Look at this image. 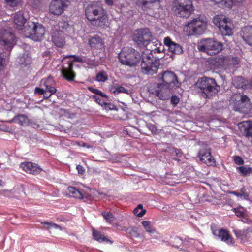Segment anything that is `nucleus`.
<instances>
[{
  "label": "nucleus",
  "mask_w": 252,
  "mask_h": 252,
  "mask_svg": "<svg viewBox=\"0 0 252 252\" xmlns=\"http://www.w3.org/2000/svg\"><path fill=\"white\" fill-rule=\"evenodd\" d=\"M230 102L234 110L247 112L250 108V99L245 94H235L230 98Z\"/></svg>",
  "instance_id": "9"
},
{
  "label": "nucleus",
  "mask_w": 252,
  "mask_h": 252,
  "mask_svg": "<svg viewBox=\"0 0 252 252\" xmlns=\"http://www.w3.org/2000/svg\"><path fill=\"white\" fill-rule=\"evenodd\" d=\"M234 161L235 164L238 165H242L244 164V160L242 158L239 156H236L233 157Z\"/></svg>",
  "instance_id": "44"
},
{
  "label": "nucleus",
  "mask_w": 252,
  "mask_h": 252,
  "mask_svg": "<svg viewBox=\"0 0 252 252\" xmlns=\"http://www.w3.org/2000/svg\"><path fill=\"white\" fill-rule=\"evenodd\" d=\"M240 193L241 195V196L244 197L245 198H247L249 197V194L246 191V189L244 187H243L240 189Z\"/></svg>",
  "instance_id": "48"
},
{
  "label": "nucleus",
  "mask_w": 252,
  "mask_h": 252,
  "mask_svg": "<svg viewBox=\"0 0 252 252\" xmlns=\"http://www.w3.org/2000/svg\"><path fill=\"white\" fill-rule=\"evenodd\" d=\"M128 233L131 236L134 238H138L140 236V233L138 232V228L136 227H132L127 229Z\"/></svg>",
  "instance_id": "40"
},
{
  "label": "nucleus",
  "mask_w": 252,
  "mask_h": 252,
  "mask_svg": "<svg viewBox=\"0 0 252 252\" xmlns=\"http://www.w3.org/2000/svg\"><path fill=\"white\" fill-rule=\"evenodd\" d=\"M77 144H78V145L80 146V145L79 143H77Z\"/></svg>",
  "instance_id": "63"
},
{
  "label": "nucleus",
  "mask_w": 252,
  "mask_h": 252,
  "mask_svg": "<svg viewBox=\"0 0 252 252\" xmlns=\"http://www.w3.org/2000/svg\"><path fill=\"white\" fill-rule=\"evenodd\" d=\"M163 85L159 83H151L148 89L149 92L152 94L158 96L160 99L165 100L168 99L170 96L169 90H165Z\"/></svg>",
  "instance_id": "14"
},
{
  "label": "nucleus",
  "mask_w": 252,
  "mask_h": 252,
  "mask_svg": "<svg viewBox=\"0 0 252 252\" xmlns=\"http://www.w3.org/2000/svg\"><path fill=\"white\" fill-rule=\"evenodd\" d=\"M20 167L27 173L33 175L39 174L42 170L37 164L30 161L22 162Z\"/></svg>",
  "instance_id": "16"
},
{
  "label": "nucleus",
  "mask_w": 252,
  "mask_h": 252,
  "mask_svg": "<svg viewBox=\"0 0 252 252\" xmlns=\"http://www.w3.org/2000/svg\"><path fill=\"white\" fill-rule=\"evenodd\" d=\"M164 43L168 47L169 51L172 53L179 55L183 52L182 47L180 44L172 41L169 37L164 38Z\"/></svg>",
  "instance_id": "18"
},
{
  "label": "nucleus",
  "mask_w": 252,
  "mask_h": 252,
  "mask_svg": "<svg viewBox=\"0 0 252 252\" xmlns=\"http://www.w3.org/2000/svg\"><path fill=\"white\" fill-rule=\"evenodd\" d=\"M88 44L93 49H100L104 45L102 38L97 35L90 38Z\"/></svg>",
  "instance_id": "24"
},
{
  "label": "nucleus",
  "mask_w": 252,
  "mask_h": 252,
  "mask_svg": "<svg viewBox=\"0 0 252 252\" xmlns=\"http://www.w3.org/2000/svg\"><path fill=\"white\" fill-rule=\"evenodd\" d=\"M141 69L143 73L148 75H153L158 72L159 63L153 61L149 55L143 53L142 55Z\"/></svg>",
  "instance_id": "11"
},
{
  "label": "nucleus",
  "mask_w": 252,
  "mask_h": 252,
  "mask_svg": "<svg viewBox=\"0 0 252 252\" xmlns=\"http://www.w3.org/2000/svg\"><path fill=\"white\" fill-rule=\"evenodd\" d=\"M69 194L72 197L77 199H83V195L81 190L73 187L70 186L67 188Z\"/></svg>",
  "instance_id": "31"
},
{
  "label": "nucleus",
  "mask_w": 252,
  "mask_h": 252,
  "mask_svg": "<svg viewBox=\"0 0 252 252\" xmlns=\"http://www.w3.org/2000/svg\"><path fill=\"white\" fill-rule=\"evenodd\" d=\"M239 127L243 128L246 137L252 136V121H243L239 124Z\"/></svg>",
  "instance_id": "28"
},
{
  "label": "nucleus",
  "mask_w": 252,
  "mask_h": 252,
  "mask_svg": "<svg viewBox=\"0 0 252 252\" xmlns=\"http://www.w3.org/2000/svg\"><path fill=\"white\" fill-rule=\"evenodd\" d=\"M31 23H35V22L32 21H29L27 23V25L23 29L24 30V34L26 37L32 38L33 37V32H34L33 29L34 27H32V25Z\"/></svg>",
  "instance_id": "32"
},
{
  "label": "nucleus",
  "mask_w": 252,
  "mask_h": 252,
  "mask_svg": "<svg viewBox=\"0 0 252 252\" xmlns=\"http://www.w3.org/2000/svg\"><path fill=\"white\" fill-rule=\"evenodd\" d=\"M141 223L146 232L154 233L156 231L155 228L151 225L150 221L143 220Z\"/></svg>",
  "instance_id": "35"
},
{
  "label": "nucleus",
  "mask_w": 252,
  "mask_h": 252,
  "mask_svg": "<svg viewBox=\"0 0 252 252\" xmlns=\"http://www.w3.org/2000/svg\"><path fill=\"white\" fill-rule=\"evenodd\" d=\"M211 229L213 234L215 236H217L218 235L219 230H217L216 226L215 225H212Z\"/></svg>",
  "instance_id": "53"
},
{
  "label": "nucleus",
  "mask_w": 252,
  "mask_h": 252,
  "mask_svg": "<svg viewBox=\"0 0 252 252\" xmlns=\"http://www.w3.org/2000/svg\"><path fill=\"white\" fill-rule=\"evenodd\" d=\"M233 210L237 216L241 217L244 216V213L240 208H234Z\"/></svg>",
  "instance_id": "49"
},
{
  "label": "nucleus",
  "mask_w": 252,
  "mask_h": 252,
  "mask_svg": "<svg viewBox=\"0 0 252 252\" xmlns=\"http://www.w3.org/2000/svg\"><path fill=\"white\" fill-rule=\"evenodd\" d=\"M9 123L13 122L19 124L22 126H26L29 123V119L28 117L23 114H19L15 116L12 119L8 121Z\"/></svg>",
  "instance_id": "30"
},
{
  "label": "nucleus",
  "mask_w": 252,
  "mask_h": 252,
  "mask_svg": "<svg viewBox=\"0 0 252 252\" xmlns=\"http://www.w3.org/2000/svg\"><path fill=\"white\" fill-rule=\"evenodd\" d=\"M217 236L220 239L221 241L225 242L228 244H233L234 243L232 235L226 229L222 228L219 230Z\"/></svg>",
  "instance_id": "25"
},
{
  "label": "nucleus",
  "mask_w": 252,
  "mask_h": 252,
  "mask_svg": "<svg viewBox=\"0 0 252 252\" xmlns=\"http://www.w3.org/2000/svg\"><path fill=\"white\" fill-rule=\"evenodd\" d=\"M0 43L4 49L10 51L16 44V37L11 32L5 29L0 32Z\"/></svg>",
  "instance_id": "13"
},
{
  "label": "nucleus",
  "mask_w": 252,
  "mask_h": 252,
  "mask_svg": "<svg viewBox=\"0 0 252 252\" xmlns=\"http://www.w3.org/2000/svg\"><path fill=\"white\" fill-rule=\"evenodd\" d=\"M76 169L77 170L78 173L79 174L84 175L85 172V169L82 166L80 165H77Z\"/></svg>",
  "instance_id": "51"
},
{
  "label": "nucleus",
  "mask_w": 252,
  "mask_h": 252,
  "mask_svg": "<svg viewBox=\"0 0 252 252\" xmlns=\"http://www.w3.org/2000/svg\"><path fill=\"white\" fill-rule=\"evenodd\" d=\"M157 79L158 81H162L161 85L165 90H169L170 95L172 90L180 86L178 80L177 76L174 72L171 71H165L157 76Z\"/></svg>",
  "instance_id": "8"
},
{
  "label": "nucleus",
  "mask_w": 252,
  "mask_h": 252,
  "mask_svg": "<svg viewBox=\"0 0 252 252\" xmlns=\"http://www.w3.org/2000/svg\"><path fill=\"white\" fill-rule=\"evenodd\" d=\"M171 10L175 16L187 19L193 13L194 8L191 0H173Z\"/></svg>",
  "instance_id": "3"
},
{
  "label": "nucleus",
  "mask_w": 252,
  "mask_h": 252,
  "mask_svg": "<svg viewBox=\"0 0 252 252\" xmlns=\"http://www.w3.org/2000/svg\"><path fill=\"white\" fill-rule=\"evenodd\" d=\"M237 169L244 176L249 175L252 173V167L247 165L238 167Z\"/></svg>",
  "instance_id": "33"
},
{
  "label": "nucleus",
  "mask_w": 252,
  "mask_h": 252,
  "mask_svg": "<svg viewBox=\"0 0 252 252\" xmlns=\"http://www.w3.org/2000/svg\"><path fill=\"white\" fill-rule=\"evenodd\" d=\"M120 93H125L128 94V91L127 90L125 89L124 87L122 86H118L117 87V93L116 94H119Z\"/></svg>",
  "instance_id": "46"
},
{
  "label": "nucleus",
  "mask_w": 252,
  "mask_h": 252,
  "mask_svg": "<svg viewBox=\"0 0 252 252\" xmlns=\"http://www.w3.org/2000/svg\"><path fill=\"white\" fill-rule=\"evenodd\" d=\"M149 129L152 132H155L157 130L156 126L153 125H151L149 127Z\"/></svg>",
  "instance_id": "58"
},
{
  "label": "nucleus",
  "mask_w": 252,
  "mask_h": 252,
  "mask_svg": "<svg viewBox=\"0 0 252 252\" xmlns=\"http://www.w3.org/2000/svg\"><path fill=\"white\" fill-rule=\"evenodd\" d=\"M122 64L130 67L136 66L142 59V55L132 47H124L118 55Z\"/></svg>",
  "instance_id": "5"
},
{
  "label": "nucleus",
  "mask_w": 252,
  "mask_h": 252,
  "mask_svg": "<svg viewBox=\"0 0 252 252\" xmlns=\"http://www.w3.org/2000/svg\"><path fill=\"white\" fill-rule=\"evenodd\" d=\"M159 0H140L138 1V5L141 6L143 10L150 8L151 4Z\"/></svg>",
  "instance_id": "34"
},
{
  "label": "nucleus",
  "mask_w": 252,
  "mask_h": 252,
  "mask_svg": "<svg viewBox=\"0 0 252 252\" xmlns=\"http://www.w3.org/2000/svg\"><path fill=\"white\" fill-rule=\"evenodd\" d=\"M41 83L46 87V91L49 92L50 95L56 93L57 91L55 87L56 83L52 77L49 76L46 78L42 79Z\"/></svg>",
  "instance_id": "23"
},
{
  "label": "nucleus",
  "mask_w": 252,
  "mask_h": 252,
  "mask_svg": "<svg viewBox=\"0 0 252 252\" xmlns=\"http://www.w3.org/2000/svg\"><path fill=\"white\" fill-rule=\"evenodd\" d=\"M31 24L33 26L32 27H34L32 34L33 37H32V39L35 41H40L45 34V28L42 25L38 23H31Z\"/></svg>",
  "instance_id": "20"
},
{
  "label": "nucleus",
  "mask_w": 252,
  "mask_h": 252,
  "mask_svg": "<svg viewBox=\"0 0 252 252\" xmlns=\"http://www.w3.org/2000/svg\"><path fill=\"white\" fill-rule=\"evenodd\" d=\"M1 181L0 180V185H1Z\"/></svg>",
  "instance_id": "64"
},
{
  "label": "nucleus",
  "mask_w": 252,
  "mask_h": 252,
  "mask_svg": "<svg viewBox=\"0 0 252 252\" xmlns=\"http://www.w3.org/2000/svg\"><path fill=\"white\" fill-rule=\"evenodd\" d=\"M85 14L91 25L105 28L108 24V14L103 4L98 1H94L88 4L85 10Z\"/></svg>",
  "instance_id": "1"
},
{
  "label": "nucleus",
  "mask_w": 252,
  "mask_h": 252,
  "mask_svg": "<svg viewBox=\"0 0 252 252\" xmlns=\"http://www.w3.org/2000/svg\"><path fill=\"white\" fill-rule=\"evenodd\" d=\"M213 23L218 27L223 35H232L233 24L228 18H225L222 15H217L214 17Z\"/></svg>",
  "instance_id": "10"
},
{
  "label": "nucleus",
  "mask_w": 252,
  "mask_h": 252,
  "mask_svg": "<svg viewBox=\"0 0 252 252\" xmlns=\"http://www.w3.org/2000/svg\"><path fill=\"white\" fill-rule=\"evenodd\" d=\"M46 92H47L46 90L45 91V94H44V96L45 98L47 99L49 97H50L51 95H50V94L48 95L47 94H46Z\"/></svg>",
  "instance_id": "61"
},
{
  "label": "nucleus",
  "mask_w": 252,
  "mask_h": 252,
  "mask_svg": "<svg viewBox=\"0 0 252 252\" xmlns=\"http://www.w3.org/2000/svg\"><path fill=\"white\" fill-rule=\"evenodd\" d=\"M26 21V19L24 16L23 11H19L15 13L14 16V22L17 29L22 30Z\"/></svg>",
  "instance_id": "27"
},
{
  "label": "nucleus",
  "mask_w": 252,
  "mask_h": 252,
  "mask_svg": "<svg viewBox=\"0 0 252 252\" xmlns=\"http://www.w3.org/2000/svg\"><path fill=\"white\" fill-rule=\"evenodd\" d=\"M95 80L98 82H105L108 80V75L106 71H101L99 72L95 76Z\"/></svg>",
  "instance_id": "38"
},
{
  "label": "nucleus",
  "mask_w": 252,
  "mask_h": 252,
  "mask_svg": "<svg viewBox=\"0 0 252 252\" xmlns=\"http://www.w3.org/2000/svg\"><path fill=\"white\" fill-rule=\"evenodd\" d=\"M92 98L94 99L97 103L102 107L104 104H106V102L104 101V100L97 96L96 95H93Z\"/></svg>",
  "instance_id": "43"
},
{
  "label": "nucleus",
  "mask_w": 252,
  "mask_h": 252,
  "mask_svg": "<svg viewBox=\"0 0 252 252\" xmlns=\"http://www.w3.org/2000/svg\"><path fill=\"white\" fill-rule=\"evenodd\" d=\"M206 27V22L197 18L188 22L184 28V30L188 36L201 35L204 33Z\"/></svg>",
  "instance_id": "7"
},
{
  "label": "nucleus",
  "mask_w": 252,
  "mask_h": 252,
  "mask_svg": "<svg viewBox=\"0 0 252 252\" xmlns=\"http://www.w3.org/2000/svg\"><path fill=\"white\" fill-rule=\"evenodd\" d=\"M197 47L200 51L213 56L222 51L223 45L221 42L214 39L207 38L202 40Z\"/></svg>",
  "instance_id": "6"
},
{
  "label": "nucleus",
  "mask_w": 252,
  "mask_h": 252,
  "mask_svg": "<svg viewBox=\"0 0 252 252\" xmlns=\"http://www.w3.org/2000/svg\"><path fill=\"white\" fill-rule=\"evenodd\" d=\"M200 160L208 166H213L215 164L214 157L211 155L210 149H201L198 153Z\"/></svg>",
  "instance_id": "17"
},
{
  "label": "nucleus",
  "mask_w": 252,
  "mask_h": 252,
  "mask_svg": "<svg viewBox=\"0 0 252 252\" xmlns=\"http://www.w3.org/2000/svg\"><path fill=\"white\" fill-rule=\"evenodd\" d=\"M92 232L93 238L99 243L106 242L110 244L113 243V241L109 239L102 232L95 229L94 227L92 228Z\"/></svg>",
  "instance_id": "26"
},
{
  "label": "nucleus",
  "mask_w": 252,
  "mask_h": 252,
  "mask_svg": "<svg viewBox=\"0 0 252 252\" xmlns=\"http://www.w3.org/2000/svg\"><path fill=\"white\" fill-rule=\"evenodd\" d=\"M106 110H113L114 109V105L109 103H106L103 106Z\"/></svg>",
  "instance_id": "54"
},
{
  "label": "nucleus",
  "mask_w": 252,
  "mask_h": 252,
  "mask_svg": "<svg viewBox=\"0 0 252 252\" xmlns=\"http://www.w3.org/2000/svg\"><path fill=\"white\" fill-rule=\"evenodd\" d=\"M242 37L248 44L252 45V26L244 27L242 30Z\"/></svg>",
  "instance_id": "29"
},
{
  "label": "nucleus",
  "mask_w": 252,
  "mask_h": 252,
  "mask_svg": "<svg viewBox=\"0 0 252 252\" xmlns=\"http://www.w3.org/2000/svg\"><path fill=\"white\" fill-rule=\"evenodd\" d=\"M73 62L87 63L81 57L75 55L66 56L62 60L61 74L63 78L68 81H74L76 73L73 69Z\"/></svg>",
  "instance_id": "4"
},
{
  "label": "nucleus",
  "mask_w": 252,
  "mask_h": 252,
  "mask_svg": "<svg viewBox=\"0 0 252 252\" xmlns=\"http://www.w3.org/2000/svg\"><path fill=\"white\" fill-rule=\"evenodd\" d=\"M194 88L197 93H201L206 98H209L218 93L220 87L214 79L203 77L195 83Z\"/></svg>",
  "instance_id": "2"
},
{
  "label": "nucleus",
  "mask_w": 252,
  "mask_h": 252,
  "mask_svg": "<svg viewBox=\"0 0 252 252\" xmlns=\"http://www.w3.org/2000/svg\"><path fill=\"white\" fill-rule=\"evenodd\" d=\"M67 0H53L49 6L50 12L56 15H60L68 5Z\"/></svg>",
  "instance_id": "15"
},
{
  "label": "nucleus",
  "mask_w": 252,
  "mask_h": 252,
  "mask_svg": "<svg viewBox=\"0 0 252 252\" xmlns=\"http://www.w3.org/2000/svg\"><path fill=\"white\" fill-rule=\"evenodd\" d=\"M151 33L148 29H140L136 31L133 39L141 47L147 46L151 42Z\"/></svg>",
  "instance_id": "12"
},
{
  "label": "nucleus",
  "mask_w": 252,
  "mask_h": 252,
  "mask_svg": "<svg viewBox=\"0 0 252 252\" xmlns=\"http://www.w3.org/2000/svg\"><path fill=\"white\" fill-rule=\"evenodd\" d=\"M6 2L9 5L15 7L18 5L19 4L20 0H5Z\"/></svg>",
  "instance_id": "45"
},
{
  "label": "nucleus",
  "mask_w": 252,
  "mask_h": 252,
  "mask_svg": "<svg viewBox=\"0 0 252 252\" xmlns=\"http://www.w3.org/2000/svg\"><path fill=\"white\" fill-rule=\"evenodd\" d=\"M105 3L108 6H113L114 5L113 0H105Z\"/></svg>",
  "instance_id": "57"
},
{
  "label": "nucleus",
  "mask_w": 252,
  "mask_h": 252,
  "mask_svg": "<svg viewBox=\"0 0 252 252\" xmlns=\"http://www.w3.org/2000/svg\"><path fill=\"white\" fill-rule=\"evenodd\" d=\"M52 40L57 47H63L65 44L64 33L61 31L54 32Z\"/></svg>",
  "instance_id": "22"
},
{
  "label": "nucleus",
  "mask_w": 252,
  "mask_h": 252,
  "mask_svg": "<svg viewBox=\"0 0 252 252\" xmlns=\"http://www.w3.org/2000/svg\"><path fill=\"white\" fill-rule=\"evenodd\" d=\"M109 91L112 94H116L117 87H116L115 86H111L109 88Z\"/></svg>",
  "instance_id": "56"
},
{
  "label": "nucleus",
  "mask_w": 252,
  "mask_h": 252,
  "mask_svg": "<svg viewBox=\"0 0 252 252\" xmlns=\"http://www.w3.org/2000/svg\"><path fill=\"white\" fill-rule=\"evenodd\" d=\"M235 83H236V82H235V81H234V85L235 86H236V88H242L243 86V82H242V81L241 82V83H239V84H238L237 85Z\"/></svg>",
  "instance_id": "59"
},
{
  "label": "nucleus",
  "mask_w": 252,
  "mask_h": 252,
  "mask_svg": "<svg viewBox=\"0 0 252 252\" xmlns=\"http://www.w3.org/2000/svg\"><path fill=\"white\" fill-rule=\"evenodd\" d=\"M81 146H82V147H87V148H88V147H89L88 146H87V144H86V143H84V142H83V143H82V144L81 145Z\"/></svg>",
  "instance_id": "62"
},
{
  "label": "nucleus",
  "mask_w": 252,
  "mask_h": 252,
  "mask_svg": "<svg viewBox=\"0 0 252 252\" xmlns=\"http://www.w3.org/2000/svg\"><path fill=\"white\" fill-rule=\"evenodd\" d=\"M0 130L3 131H9V128L4 124L0 125Z\"/></svg>",
  "instance_id": "55"
},
{
  "label": "nucleus",
  "mask_w": 252,
  "mask_h": 252,
  "mask_svg": "<svg viewBox=\"0 0 252 252\" xmlns=\"http://www.w3.org/2000/svg\"><path fill=\"white\" fill-rule=\"evenodd\" d=\"M240 60L237 57H233L231 60V63L234 65H238L240 63Z\"/></svg>",
  "instance_id": "50"
},
{
  "label": "nucleus",
  "mask_w": 252,
  "mask_h": 252,
  "mask_svg": "<svg viewBox=\"0 0 252 252\" xmlns=\"http://www.w3.org/2000/svg\"><path fill=\"white\" fill-rule=\"evenodd\" d=\"M216 3H220L223 2L226 6L231 8L232 6L236 3L239 2L241 0H213Z\"/></svg>",
  "instance_id": "36"
},
{
  "label": "nucleus",
  "mask_w": 252,
  "mask_h": 252,
  "mask_svg": "<svg viewBox=\"0 0 252 252\" xmlns=\"http://www.w3.org/2000/svg\"><path fill=\"white\" fill-rule=\"evenodd\" d=\"M88 89L92 93L96 94L101 96L103 97L107 98V96L106 94H104L100 90H98L97 89L93 88L92 87H89L88 88Z\"/></svg>",
  "instance_id": "41"
},
{
  "label": "nucleus",
  "mask_w": 252,
  "mask_h": 252,
  "mask_svg": "<svg viewBox=\"0 0 252 252\" xmlns=\"http://www.w3.org/2000/svg\"><path fill=\"white\" fill-rule=\"evenodd\" d=\"M45 91L44 89L40 88L39 87H36L34 90V93L36 94H38L39 95L44 94H45Z\"/></svg>",
  "instance_id": "52"
},
{
  "label": "nucleus",
  "mask_w": 252,
  "mask_h": 252,
  "mask_svg": "<svg viewBox=\"0 0 252 252\" xmlns=\"http://www.w3.org/2000/svg\"><path fill=\"white\" fill-rule=\"evenodd\" d=\"M133 213L136 216L141 217L145 214L146 210L143 209V205L140 204L133 210Z\"/></svg>",
  "instance_id": "37"
},
{
  "label": "nucleus",
  "mask_w": 252,
  "mask_h": 252,
  "mask_svg": "<svg viewBox=\"0 0 252 252\" xmlns=\"http://www.w3.org/2000/svg\"><path fill=\"white\" fill-rule=\"evenodd\" d=\"M102 215L107 222L111 223L113 221L114 217L110 212H103Z\"/></svg>",
  "instance_id": "39"
},
{
  "label": "nucleus",
  "mask_w": 252,
  "mask_h": 252,
  "mask_svg": "<svg viewBox=\"0 0 252 252\" xmlns=\"http://www.w3.org/2000/svg\"><path fill=\"white\" fill-rule=\"evenodd\" d=\"M231 193L233 194V195H235V196H237V197H239V196L242 197L240 192H238V191H232L231 192Z\"/></svg>",
  "instance_id": "60"
},
{
  "label": "nucleus",
  "mask_w": 252,
  "mask_h": 252,
  "mask_svg": "<svg viewBox=\"0 0 252 252\" xmlns=\"http://www.w3.org/2000/svg\"><path fill=\"white\" fill-rule=\"evenodd\" d=\"M179 102V98L176 95H173L171 98V103L174 106H176Z\"/></svg>",
  "instance_id": "47"
},
{
  "label": "nucleus",
  "mask_w": 252,
  "mask_h": 252,
  "mask_svg": "<svg viewBox=\"0 0 252 252\" xmlns=\"http://www.w3.org/2000/svg\"><path fill=\"white\" fill-rule=\"evenodd\" d=\"M236 237L242 242H245L249 240L252 233V227H247L242 230H234L233 231Z\"/></svg>",
  "instance_id": "19"
},
{
  "label": "nucleus",
  "mask_w": 252,
  "mask_h": 252,
  "mask_svg": "<svg viewBox=\"0 0 252 252\" xmlns=\"http://www.w3.org/2000/svg\"><path fill=\"white\" fill-rule=\"evenodd\" d=\"M228 61V56L220 55L211 58L209 60V63L216 67L220 68L225 65Z\"/></svg>",
  "instance_id": "21"
},
{
  "label": "nucleus",
  "mask_w": 252,
  "mask_h": 252,
  "mask_svg": "<svg viewBox=\"0 0 252 252\" xmlns=\"http://www.w3.org/2000/svg\"><path fill=\"white\" fill-rule=\"evenodd\" d=\"M41 223L44 225H46L47 226V229H51V228H54L55 229L61 228V226L60 225L52 222L44 221L42 222Z\"/></svg>",
  "instance_id": "42"
}]
</instances>
